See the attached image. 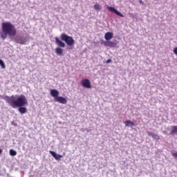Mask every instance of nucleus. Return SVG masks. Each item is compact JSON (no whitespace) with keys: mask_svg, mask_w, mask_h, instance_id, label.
Listing matches in <instances>:
<instances>
[{"mask_svg":"<svg viewBox=\"0 0 177 177\" xmlns=\"http://www.w3.org/2000/svg\"><path fill=\"white\" fill-rule=\"evenodd\" d=\"M12 108L24 107L28 105L26 95H6L3 97Z\"/></svg>","mask_w":177,"mask_h":177,"instance_id":"obj_1","label":"nucleus"},{"mask_svg":"<svg viewBox=\"0 0 177 177\" xmlns=\"http://www.w3.org/2000/svg\"><path fill=\"white\" fill-rule=\"evenodd\" d=\"M1 29L2 32H0V37H1L3 40H5L7 38V36L15 37L17 33V30L15 25L10 23H3Z\"/></svg>","mask_w":177,"mask_h":177,"instance_id":"obj_2","label":"nucleus"},{"mask_svg":"<svg viewBox=\"0 0 177 177\" xmlns=\"http://www.w3.org/2000/svg\"><path fill=\"white\" fill-rule=\"evenodd\" d=\"M60 38L69 46H72L75 44L74 39L71 36H68L66 33L61 34Z\"/></svg>","mask_w":177,"mask_h":177,"instance_id":"obj_3","label":"nucleus"},{"mask_svg":"<svg viewBox=\"0 0 177 177\" xmlns=\"http://www.w3.org/2000/svg\"><path fill=\"white\" fill-rule=\"evenodd\" d=\"M81 84L83 87H85L87 89L92 88V85H91V82L88 79H82Z\"/></svg>","mask_w":177,"mask_h":177,"instance_id":"obj_4","label":"nucleus"},{"mask_svg":"<svg viewBox=\"0 0 177 177\" xmlns=\"http://www.w3.org/2000/svg\"><path fill=\"white\" fill-rule=\"evenodd\" d=\"M107 9H109L110 12H112L113 13H115V15H117V16H120V17H124V15L120 12V11L117 10L115 8L107 6Z\"/></svg>","mask_w":177,"mask_h":177,"instance_id":"obj_5","label":"nucleus"},{"mask_svg":"<svg viewBox=\"0 0 177 177\" xmlns=\"http://www.w3.org/2000/svg\"><path fill=\"white\" fill-rule=\"evenodd\" d=\"M55 102H58L60 104H67V100L66 98L62 97V96H59L55 98Z\"/></svg>","mask_w":177,"mask_h":177,"instance_id":"obj_6","label":"nucleus"},{"mask_svg":"<svg viewBox=\"0 0 177 177\" xmlns=\"http://www.w3.org/2000/svg\"><path fill=\"white\" fill-rule=\"evenodd\" d=\"M104 46H109L110 48H117L118 44L111 41H107L104 43Z\"/></svg>","mask_w":177,"mask_h":177,"instance_id":"obj_7","label":"nucleus"},{"mask_svg":"<svg viewBox=\"0 0 177 177\" xmlns=\"http://www.w3.org/2000/svg\"><path fill=\"white\" fill-rule=\"evenodd\" d=\"M49 153L51 154L53 157L55 158L56 160L59 161L60 159L63 157L62 155L57 154L54 151H49Z\"/></svg>","mask_w":177,"mask_h":177,"instance_id":"obj_8","label":"nucleus"},{"mask_svg":"<svg viewBox=\"0 0 177 177\" xmlns=\"http://www.w3.org/2000/svg\"><path fill=\"white\" fill-rule=\"evenodd\" d=\"M55 44L57 46L61 47V48H65L66 47V44L64 43L62 40L59 39L58 37H55Z\"/></svg>","mask_w":177,"mask_h":177,"instance_id":"obj_9","label":"nucleus"},{"mask_svg":"<svg viewBox=\"0 0 177 177\" xmlns=\"http://www.w3.org/2000/svg\"><path fill=\"white\" fill-rule=\"evenodd\" d=\"M113 37L112 32H107L104 34V39L106 41H110Z\"/></svg>","mask_w":177,"mask_h":177,"instance_id":"obj_10","label":"nucleus"},{"mask_svg":"<svg viewBox=\"0 0 177 177\" xmlns=\"http://www.w3.org/2000/svg\"><path fill=\"white\" fill-rule=\"evenodd\" d=\"M50 95L53 97H59V91L57 90H55V89H51L50 91Z\"/></svg>","mask_w":177,"mask_h":177,"instance_id":"obj_11","label":"nucleus"},{"mask_svg":"<svg viewBox=\"0 0 177 177\" xmlns=\"http://www.w3.org/2000/svg\"><path fill=\"white\" fill-rule=\"evenodd\" d=\"M147 135L149 136H151L153 139H156V140H159L160 139V137L158 135L152 132H147Z\"/></svg>","mask_w":177,"mask_h":177,"instance_id":"obj_12","label":"nucleus"},{"mask_svg":"<svg viewBox=\"0 0 177 177\" xmlns=\"http://www.w3.org/2000/svg\"><path fill=\"white\" fill-rule=\"evenodd\" d=\"M171 135H177V125L171 126Z\"/></svg>","mask_w":177,"mask_h":177,"instance_id":"obj_13","label":"nucleus"},{"mask_svg":"<svg viewBox=\"0 0 177 177\" xmlns=\"http://www.w3.org/2000/svg\"><path fill=\"white\" fill-rule=\"evenodd\" d=\"M125 124V127H135V124L133 122L130 121V120H127L126 122H124Z\"/></svg>","mask_w":177,"mask_h":177,"instance_id":"obj_14","label":"nucleus"},{"mask_svg":"<svg viewBox=\"0 0 177 177\" xmlns=\"http://www.w3.org/2000/svg\"><path fill=\"white\" fill-rule=\"evenodd\" d=\"M55 53L59 56L62 55L63 54V49L59 47H57L55 48Z\"/></svg>","mask_w":177,"mask_h":177,"instance_id":"obj_15","label":"nucleus"},{"mask_svg":"<svg viewBox=\"0 0 177 177\" xmlns=\"http://www.w3.org/2000/svg\"><path fill=\"white\" fill-rule=\"evenodd\" d=\"M19 111L20 113L24 114L27 113V109L24 106H19Z\"/></svg>","mask_w":177,"mask_h":177,"instance_id":"obj_16","label":"nucleus"},{"mask_svg":"<svg viewBox=\"0 0 177 177\" xmlns=\"http://www.w3.org/2000/svg\"><path fill=\"white\" fill-rule=\"evenodd\" d=\"M93 8L95 10H97V12H99L102 9V6L96 3L95 5H94Z\"/></svg>","mask_w":177,"mask_h":177,"instance_id":"obj_17","label":"nucleus"},{"mask_svg":"<svg viewBox=\"0 0 177 177\" xmlns=\"http://www.w3.org/2000/svg\"><path fill=\"white\" fill-rule=\"evenodd\" d=\"M10 154L11 156H15L17 155V152L13 149L10 150Z\"/></svg>","mask_w":177,"mask_h":177,"instance_id":"obj_18","label":"nucleus"},{"mask_svg":"<svg viewBox=\"0 0 177 177\" xmlns=\"http://www.w3.org/2000/svg\"><path fill=\"white\" fill-rule=\"evenodd\" d=\"M0 66H1V68L3 69L6 68L5 63L3 62V61L2 59H0Z\"/></svg>","mask_w":177,"mask_h":177,"instance_id":"obj_19","label":"nucleus"},{"mask_svg":"<svg viewBox=\"0 0 177 177\" xmlns=\"http://www.w3.org/2000/svg\"><path fill=\"white\" fill-rule=\"evenodd\" d=\"M17 42L21 45H24L26 44V42L22 40H17Z\"/></svg>","mask_w":177,"mask_h":177,"instance_id":"obj_20","label":"nucleus"},{"mask_svg":"<svg viewBox=\"0 0 177 177\" xmlns=\"http://www.w3.org/2000/svg\"><path fill=\"white\" fill-rule=\"evenodd\" d=\"M171 156H173L175 157V158H177V151H176V152L171 153Z\"/></svg>","mask_w":177,"mask_h":177,"instance_id":"obj_21","label":"nucleus"},{"mask_svg":"<svg viewBox=\"0 0 177 177\" xmlns=\"http://www.w3.org/2000/svg\"><path fill=\"white\" fill-rule=\"evenodd\" d=\"M174 53L176 55H177V47L174 48Z\"/></svg>","mask_w":177,"mask_h":177,"instance_id":"obj_22","label":"nucleus"},{"mask_svg":"<svg viewBox=\"0 0 177 177\" xmlns=\"http://www.w3.org/2000/svg\"><path fill=\"white\" fill-rule=\"evenodd\" d=\"M111 62H112V60L111 59H109L106 61V64H110V63H111Z\"/></svg>","mask_w":177,"mask_h":177,"instance_id":"obj_23","label":"nucleus"},{"mask_svg":"<svg viewBox=\"0 0 177 177\" xmlns=\"http://www.w3.org/2000/svg\"><path fill=\"white\" fill-rule=\"evenodd\" d=\"M2 153V149H0V155Z\"/></svg>","mask_w":177,"mask_h":177,"instance_id":"obj_24","label":"nucleus"},{"mask_svg":"<svg viewBox=\"0 0 177 177\" xmlns=\"http://www.w3.org/2000/svg\"><path fill=\"white\" fill-rule=\"evenodd\" d=\"M140 3H143V1H140Z\"/></svg>","mask_w":177,"mask_h":177,"instance_id":"obj_25","label":"nucleus"}]
</instances>
